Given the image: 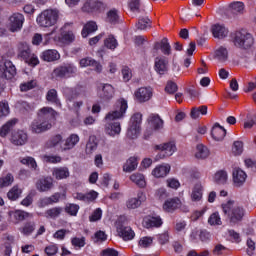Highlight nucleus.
Segmentation results:
<instances>
[{
  "label": "nucleus",
  "mask_w": 256,
  "mask_h": 256,
  "mask_svg": "<svg viewBox=\"0 0 256 256\" xmlns=\"http://www.w3.org/2000/svg\"><path fill=\"white\" fill-rule=\"evenodd\" d=\"M222 211L232 223L241 221L243 215H245V210L232 200L222 204Z\"/></svg>",
  "instance_id": "f257e3e1"
},
{
  "label": "nucleus",
  "mask_w": 256,
  "mask_h": 256,
  "mask_svg": "<svg viewBox=\"0 0 256 256\" xmlns=\"http://www.w3.org/2000/svg\"><path fill=\"white\" fill-rule=\"evenodd\" d=\"M18 59H22L30 67L39 65V57L31 53V47L27 42H20L17 45Z\"/></svg>",
  "instance_id": "f03ea898"
},
{
  "label": "nucleus",
  "mask_w": 256,
  "mask_h": 256,
  "mask_svg": "<svg viewBox=\"0 0 256 256\" xmlns=\"http://www.w3.org/2000/svg\"><path fill=\"white\" fill-rule=\"evenodd\" d=\"M127 109H129L127 100H125V98L118 99L114 109L108 112L105 116V121H119V119H125Z\"/></svg>",
  "instance_id": "7ed1b4c3"
},
{
  "label": "nucleus",
  "mask_w": 256,
  "mask_h": 256,
  "mask_svg": "<svg viewBox=\"0 0 256 256\" xmlns=\"http://www.w3.org/2000/svg\"><path fill=\"white\" fill-rule=\"evenodd\" d=\"M59 19V11L55 9L44 10L37 18L36 21L40 27H53L57 24Z\"/></svg>",
  "instance_id": "20e7f679"
},
{
  "label": "nucleus",
  "mask_w": 256,
  "mask_h": 256,
  "mask_svg": "<svg viewBox=\"0 0 256 256\" xmlns=\"http://www.w3.org/2000/svg\"><path fill=\"white\" fill-rule=\"evenodd\" d=\"M233 43L239 49H250V47H253L255 39L251 33L242 30L235 33Z\"/></svg>",
  "instance_id": "39448f33"
},
{
  "label": "nucleus",
  "mask_w": 256,
  "mask_h": 256,
  "mask_svg": "<svg viewBox=\"0 0 256 256\" xmlns=\"http://www.w3.org/2000/svg\"><path fill=\"white\" fill-rule=\"evenodd\" d=\"M25 23V16L20 12L12 13L6 22V28L10 33H19L23 29Z\"/></svg>",
  "instance_id": "423d86ee"
},
{
  "label": "nucleus",
  "mask_w": 256,
  "mask_h": 256,
  "mask_svg": "<svg viewBox=\"0 0 256 256\" xmlns=\"http://www.w3.org/2000/svg\"><path fill=\"white\" fill-rule=\"evenodd\" d=\"M143 121V115L141 113H135L131 118L127 130L128 139H137L141 134V123Z\"/></svg>",
  "instance_id": "0eeeda50"
},
{
  "label": "nucleus",
  "mask_w": 256,
  "mask_h": 256,
  "mask_svg": "<svg viewBox=\"0 0 256 256\" xmlns=\"http://www.w3.org/2000/svg\"><path fill=\"white\" fill-rule=\"evenodd\" d=\"M17 75V67L10 60L0 61V79L11 81Z\"/></svg>",
  "instance_id": "6e6552de"
},
{
  "label": "nucleus",
  "mask_w": 256,
  "mask_h": 256,
  "mask_svg": "<svg viewBox=\"0 0 256 256\" xmlns=\"http://www.w3.org/2000/svg\"><path fill=\"white\" fill-rule=\"evenodd\" d=\"M59 41L64 45H71L75 41V32L73 31V22H66L60 29Z\"/></svg>",
  "instance_id": "1a4fd4ad"
},
{
  "label": "nucleus",
  "mask_w": 256,
  "mask_h": 256,
  "mask_svg": "<svg viewBox=\"0 0 256 256\" xmlns=\"http://www.w3.org/2000/svg\"><path fill=\"white\" fill-rule=\"evenodd\" d=\"M155 151H162L164 153L162 156H159V159H165V157H172L177 153V143L174 140L157 144L154 146Z\"/></svg>",
  "instance_id": "9d476101"
},
{
  "label": "nucleus",
  "mask_w": 256,
  "mask_h": 256,
  "mask_svg": "<svg viewBox=\"0 0 256 256\" xmlns=\"http://www.w3.org/2000/svg\"><path fill=\"white\" fill-rule=\"evenodd\" d=\"M121 221H125V217H121L116 222L118 235H120L124 241H133V239H135V231H133V228L130 226H125V224L121 223Z\"/></svg>",
  "instance_id": "9b49d317"
},
{
  "label": "nucleus",
  "mask_w": 256,
  "mask_h": 256,
  "mask_svg": "<svg viewBox=\"0 0 256 256\" xmlns=\"http://www.w3.org/2000/svg\"><path fill=\"white\" fill-rule=\"evenodd\" d=\"M55 77H61L69 79V77H75L77 75V66L74 64H65L60 67H57L53 71Z\"/></svg>",
  "instance_id": "f8f14e48"
},
{
  "label": "nucleus",
  "mask_w": 256,
  "mask_h": 256,
  "mask_svg": "<svg viewBox=\"0 0 256 256\" xmlns=\"http://www.w3.org/2000/svg\"><path fill=\"white\" fill-rule=\"evenodd\" d=\"M10 143L15 147H23L29 143V134L25 130H16L11 133Z\"/></svg>",
  "instance_id": "ddd939ff"
},
{
  "label": "nucleus",
  "mask_w": 256,
  "mask_h": 256,
  "mask_svg": "<svg viewBox=\"0 0 256 256\" xmlns=\"http://www.w3.org/2000/svg\"><path fill=\"white\" fill-rule=\"evenodd\" d=\"M153 97V88L140 87L134 92V99L137 103H147Z\"/></svg>",
  "instance_id": "4468645a"
},
{
  "label": "nucleus",
  "mask_w": 256,
  "mask_h": 256,
  "mask_svg": "<svg viewBox=\"0 0 256 256\" xmlns=\"http://www.w3.org/2000/svg\"><path fill=\"white\" fill-rule=\"evenodd\" d=\"M163 226V218L158 214H150L143 219V227L146 229H159Z\"/></svg>",
  "instance_id": "2eb2a0df"
},
{
  "label": "nucleus",
  "mask_w": 256,
  "mask_h": 256,
  "mask_svg": "<svg viewBox=\"0 0 256 256\" xmlns=\"http://www.w3.org/2000/svg\"><path fill=\"white\" fill-rule=\"evenodd\" d=\"M52 127L53 125L51 124V122L39 120L38 118L33 120L30 124V131L36 134L45 133V131H49V129H51Z\"/></svg>",
  "instance_id": "dca6fc26"
},
{
  "label": "nucleus",
  "mask_w": 256,
  "mask_h": 256,
  "mask_svg": "<svg viewBox=\"0 0 256 256\" xmlns=\"http://www.w3.org/2000/svg\"><path fill=\"white\" fill-rule=\"evenodd\" d=\"M154 70L158 75H165L169 71V59L165 56H158L154 60Z\"/></svg>",
  "instance_id": "f3484780"
},
{
  "label": "nucleus",
  "mask_w": 256,
  "mask_h": 256,
  "mask_svg": "<svg viewBox=\"0 0 256 256\" xmlns=\"http://www.w3.org/2000/svg\"><path fill=\"white\" fill-rule=\"evenodd\" d=\"M98 95L104 101H111L115 97V88L111 84H101L98 88Z\"/></svg>",
  "instance_id": "a211bd4d"
},
{
  "label": "nucleus",
  "mask_w": 256,
  "mask_h": 256,
  "mask_svg": "<svg viewBox=\"0 0 256 256\" xmlns=\"http://www.w3.org/2000/svg\"><path fill=\"white\" fill-rule=\"evenodd\" d=\"M232 181L234 187H243L247 181V173L241 168H234L232 171Z\"/></svg>",
  "instance_id": "6ab92c4d"
},
{
  "label": "nucleus",
  "mask_w": 256,
  "mask_h": 256,
  "mask_svg": "<svg viewBox=\"0 0 256 256\" xmlns=\"http://www.w3.org/2000/svg\"><path fill=\"white\" fill-rule=\"evenodd\" d=\"M80 141L81 138L78 134L72 133L64 140V143L60 145V149L61 151H71V149H75V147L79 145Z\"/></svg>",
  "instance_id": "aec40b11"
},
{
  "label": "nucleus",
  "mask_w": 256,
  "mask_h": 256,
  "mask_svg": "<svg viewBox=\"0 0 256 256\" xmlns=\"http://www.w3.org/2000/svg\"><path fill=\"white\" fill-rule=\"evenodd\" d=\"M54 187V181L51 177H43L37 180L36 189L40 191V193H47V191H51Z\"/></svg>",
  "instance_id": "412c9836"
},
{
  "label": "nucleus",
  "mask_w": 256,
  "mask_h": 256,
  "mask_svg": "<svg viewBox=\"0 0 256 256\" xmlns=\"http://www.w3.org/2000/svg\"><path fill=\"white\" fill-rule=\"evenodd\" d=\"M37 117L40 121H49L51 123V120L57 117V111L51 107H43L38 110Z\"/></svg>",
  "instance_id": "4be33fe9"
},
{
  "label": "nucleus",
  "mask_w": 256,
  "mask_h": 256,
  "mask_svg": "<svg viewBox=\"0 0 256 256\" xmlns=\"http://www.w3.org/2000/svg\"><path fill=\"white\" fill-rule=\"evenodd\" d=\"M171 172V165L164 163L157 165L151 172V175L155 177V179H163V177H167V174Z\"/></svg>",
  "instance_id": "5701e85b"
},
{
  "label": "nucleus",
  "mask_w": 256,
  "mask_h": 256,
  "mask_svg": "<svg viewBox=\"0 0 256 256\" xmlns=\"http://www.w3.org/2000/svg\"><path fill=\"white\" fill-rule=\"evenodd\" d=\"M40 59L46 61V63H53L54 61H59V59H61V54L56 49H48L40 54Z\"/></svg>",
  "instance_id": "b1692460"
},
{
  "label": "nucleus",
  "mask_w": 256,
  "mask_h": 256,
  "mask_svg": "<svg viewBox=\"0 0 256 256\" xmlns=\"http://www.w3.org/2000/svg\"><path fill=\"white\" fill-rule=\"evenodd\" d=\"M71 172L67 166L54 167L52 169V177L57 181H63V179H69Z\"/></svg>",
  "instance_id": "393cba45"
},
{
  "label": "nucleus",
  "mask_w": 256,
  "mask_h": 256,
  "mask_svg": "<svg viewBox=\"0 0 256 256\" xmlns=\"http://www.w3.org/2000/svg\"><path fill=\"white\" fill-rule=\"evenodd\" d=\"M137 167H139V156H131L122 166V171L124 173H133V171H137Z\"/></svg>",
  "instance_id": "a878e982"
},
{
  "label": "nucleus",
  "mask_w": 256,
  "mask_h": 256,
  "mask_svg": "<svg viewBox=\"0 0 256 256\" xmlns=\"http://www.w3.org/2000/svg\"><path fill=\"white\" fill-rule=\"evenodd\" d=\"M147 121H148V125L154 131H161V129H163L165 125V122L163 121V119H161L159 114H150Z\"/></svg>",
  "instance_id": "bb28decb"
},
{
  "label": "nucleus",
  "mask_w": 256,
  "mask_h": 256,
  "mask_svg": "<svg viewBox=\"0 0 256 256\" xmlns=\"http://www.w3.org/2000/svg\"><path fill=\"white\" fill-rule=\"evenodd\" d=\"M181 207V199L175 197V198H169L167 199L163 206L162 209L166 213H173V211H177Z\"/></svg>",
  "instance_id": "cd10ccee"
},
{
  "label": "nucleus",
  "mask_w": 256,
  "mask_h": 256,
  "mask_svg": "<svg viewBox=\"0 0 256 256\" xmlns=\"http://www.w3.org/2000/svg\"><path fill=\"white\" fill-rule=\"evenodd\" d=\"M106 133L110 137H115L121 133V122L119 121H106L105 125Z\"/></svg>",
  "instance_id": "c85d7f7f"
},
{
  "label": "nucleus",
  "mask_w": 256,
  "mask_h": 256,
  "mask_svg": "<svg viewBox=\"0 0 256 256\" xmlns=\"http://www.w3.org/2000/svg\"><path fill=\"white\" fill-rule=\"evenodd\" d=\"M211 32L215 39H225L229 35V30L223 24L212 25Z\"/></svg>",
  "instance_id": "c756f323"
},
{
  "label": "nucleus",
  "mask_w": 256,
  "mask_h": 256,
  "mask_svg": "<svg viewBox=\"0 0 256 256\" xmlns=\"http://www.w3.org/2000/svg\"><path fill=\"white\" fill-rule=\"evenodd\" d=\"M203 191V184H201V182L196 183L190 194L191 201H193V203H200V201H203Z\"/></svg>",
  "instance_id": "7c9ffc66"
},
{
  "label": "nucleus",
  "mask_w": 256,
  "mask_h": 256,
  "mask_svg": "<svg viewBox=\"0 0 256 256\" xmlns=\"http://www.w3.org/2000/svg\"><path fill=\"white\" fill-rule=\"evenodd\" d=\"M19 123V119L11 118L0 127V137H6L15 129V126Z\"/></svg>",
  "instance_id": "2f4dec72"
},
{
  "label": "nucleus",
  "mask_w": 256,
  "mask_h": 256,
  "mask_svg": "<svg viewBox=\"0 0 256 256\" xmlns=\"http://www.w3.org/2000/svg\"><path fill=\"white\" fill-rule=\"evenodd\" d=\"M211 135L214 141H223L225 139V135H227V130H225L223 126L219 125V123H216L212 127Z\"/></svg>",
  "instance_id": "473e14b6"
},
{
  "label": "nucleus",
  "mask_w": 256,
  "mask_h": 256,
  "mask_svg": "<svg viewBox=\"0 0 256 256\" xmlns=\"http://www.w3.org/2000/svg\"><path fill=\"white\" fill-rule=\"evenodd\" d=\"M129 179L134 185L140 187V189H145L147 187V180L145 179V175L141 172H135L129 176Z\"/></svg>",
  "instance_id": "72a5a7b5"
},
{
  "label": "nucleus",
  "mask_w": 256,
  "mask_h": 256,
  "mask_svg": "<svg viewBox=\"0 0 256 256\" xmlns=\"http://www.w3.org/2000/svg\"><path fill=\"white\" fill-rule=\"evenodd\" d=\"M214 58L220 63H227L229 61V49L224 46L218 47L214 52Z\"/></svg>",
  "instance_id": "f704fd0d"
},
{
  "label": "nucleus",
  "mask_w": 256,
  "mask_h": 256,
  "mask_svg": "<svg viewBox=\"0 0 256 256\" xmlns=\"http://www.w3.org/2000/svg\"><path fill=\"white\" fill-rule=\"evenodd\" d=\"M211 155V150L203 144H198L195 150V158L204 161L205 159H209Z\"/></svg>",
  "instance_id": "c9c22d12"
},
{
  "label": "nucleus",
  "mask_w": 256,
  "mask_h": 256,
  "mask_svg": "<svg viewBox=\"0 0 256 256\" xmlns=\"http://www.w3.org/2000/svg\"><path fill=\"white\" fill-rule=\"evenodd\" d=\"M9 216L11 217L13 223L17 224L20 221H25V219L31 217V214L22 210H16L9 212Z\"/></svg>",
  "instance_id": "e433bc0d"
},
{
  "label": "nucleus",
  "mask_w": 256,
  "mask_h": 256,
  "mask_svg": "<svg viewBox=\"0 0 256 256\" xmlns=\"http://www.w3.org/2000/svg\"><path fill=\"white\" fill-rule=\"evenodd\" d=\"M212 179L217 185H225L229 179V174L225 170H218L215 172Z\"/></svg>",
  "instance_id": "4c0bfd02"
},
{
  "label": "nucleus",
  "mask_w": 256,
  "mask_h": 256,
  "mask_svg": "<svg viewBox=\"0 0 256 256\" xmlns=\"http://www.w3.org/2000/svg\"><path fill=\"white\" fill-rule=\"evenodd\" d=\"M155 49H160L164 55H171V45L167 38L162 39L160 42H156L154 45Z\"/></svg>",
  "instance_id": "58836bf2"
},
{
  "label": "nucleus",
  "mask_w": 256,
  "mask_h": 256,
  "mask_svg": "<svg viewBox=\"0 0 256 256\" xmlns=\"http://www.w3.org/2000/svg\"><path fill=\"white\" fill-rule=\"evenodd\" d=\"M101 5V2H97L95 0H86L82 7V11L85 13H93V11H97Z\"/></svg>",
  "instance_id": "ea45409f"
},
{
  "label": "nucleus",
  "mask_w": 256,
  "mask_h": 256,
  "mask_svg": "<svg viewBox=\"0 0 256 256\" xmlns=\"http://www.w3.org/2000/svg\"><path fill=\"white\" fill-rule=\"evenodd\" d=\"M97 31V23L90 21L85 24L82 29V37L85 39L91 35V33H95Z\"/></svg>",
  "instance_id": "a19ab883"
},
{
  "label": "nucleus",
  "mask_w": 256,
  "mask_h": 256,
  "mask_svg": "<svg viewBox=\"0 0 256 256\" xmlns=\"http://www.w3.org/2000/svg\"><path fill=\"white\" fill-rule=\"evenodd\" d=\"M201 115H207V106H199L192 108L190 112L191 119H200Z\"/></svg>",
  "instance_id": "79ce46f5"
},
{
  "label": "nucleus",
  "mask_w": 256,
  "mask_h": 256,
  "mask_svg": "<svg viewBox=\"0 0 256 256\" xmlns=\"http://www.w3.org/2000/svg\"><path fill=\"white\" fill-rule=\"evenodd\" d=\"M61 213H63V208L54 207L46 210L44 213V217H46V219H57V217H59Z\"/></svg>",
  "instance_id": "37998d69"
},
{
  "label": "nucleus",
  "mask_w": 256,
  "mask_h": 256,
  "mask_svg": "<svg viewBox=\"0 0 256 256\" xmlns=\"http://www.w3.org/2000/svg\"><path fill=\"white\" fill-rule=\"evenodd\" d=\"M61 143H63V136L61 134H57L46 142V147L47 149H51L53 147H57L58 145H63Z\"/></svg>",
  "instance_id": "c03bdc74"
},
{
  "label": "nucleus",
  "mask_w": 256,
  "mask_h": 256,
  "mask_svg": "<svg viewBox=\"0 0 256 256\" xmlns=\"http://www.w3.org/2000/svg\"><path fill=\"white\" fill-rule=\"evenodd\" d=\"M23 193V190L19 188V186H13L7 193V197L10 201H17L19 197H21V194Z\"/></svg>",
  "instance_id": "a18cd8bd"
},
{
  "label": "nucleus",
  "mask_w": 256,
  "mask_h": 256,
  "mask_svg": "<svg viewBox=\"0 0 256 256\" xmlns=\"http://www.w3.org/2000/svg\"><path fill=\"white\" fill-rule=\"evenodd\" d=\"M104 46L111 51H115L116 47H119V42L115 36L108 35V37L104 40Z\"/></svg>",
  "instance_id": "49530a36"
},
{
  "label": "nucleus",
  "mask_w": 256,
  "mask_h": 256,
  "mask_svg": "<svg viewBox=\"0 0 256 256\" xmlns=\"http://www.w3.org/2000/svg\"><path fill=\"white\" fill-rule=\"evenodd\" d=\"M11 113V108L9 107V102L6 100L0 101V120L9 117Z\"/></svg>",
  "instance_id": "de8ad7c7"
},
{
  "label": "nucleus",
  "mask_w": 256,
  "mask_h": 256,
  "mask_svg": "<svg viewBox=\"0 0 256 256\" xmlns=\"http://www.w3.org/2000/svg\"><path fill=\"white\" fill-rule=\"evenodd\" d=\"M46 99L47 101H49V103H53V105H56V107H61V101H59V98H57V90H49L46 95Z\"/></svg>",
  "instance_id": "09e8293b"
},
{
  "label": "nucleus",
  "mask_w": 256,
  "mask_h": 256,
  "mask_svg": "<svg viewBox=\"0 0 256 256\" xmlns=\"http://www.w3.org/2000/svg\"><path fill=\"white\" fill-rule=\"evenodd\" d=\"M20 163H22V165H26V167H29L30 169H34V171H37V161H35V158L31 156L21 158Z\"/></svg>",
  "instance_id": "8fccbe9b"
},
{
  "label": "nucleus",
  "mask_w": 256,
  "mask_h": 256,
  "mask_svg": "<svg viewBox=\"0 0 256 256\" xmlns=\"http://www.w3.org/2000/svg\"><path fill=\"white\" fill-rule=\"evenodd\" d=\"M94 151H97V139L95 136L89 138L88 142L86 143V153L91 155Z\"/></svg>",
  "instance_id": "3c124183"
},
{
  "label": "nucleus",
  "mask_w": 256,
  "mask_h": 256,
  "mask_svg": "<svg viewBox=\"0 0 256 256\" xmlns=\"http://www.w3.org/2000/svg\"><path fill=\"white\" fill-rule=\"evenodd\" d=\"M36 87H37V80H30L20 84V91L22 93H25L27 91H31V89H35Z\"/></svg>",
  "instance_id": "603ef678"
},
{
  "label": "nucleus",
  "mask_w": 256,
  "mask_h": 256,
  "mask_svg": "<svg viewBox=\"0 0 256 256\" xmlns=\"http://www.w3.org/2000/svg\"><path fill=\"white\" fill-rule=\"evenodd\" d=\"M42 161L44 163H52L57 165V163H61V161H63V158H61L59 155H44L42 156Z\"/></svg>",
  "instance_id": "864d4df0"
},
{
  "label": "nucleus",
  "mask_w": 256,
  "mask_h": 256,
  "mask_svg": "<svg viewBox=\"0 0 256 256\" xmlns=\"http://www.w3.org/2000/svg\"><path fill=\"white\" fill-rule=\"evenodd\" d=\"M13 181H15V178L11 174H7L6 176L0 177V189H3V187H9L10 185H13Z\"/></svg>",
  "instance_id": "5fc2aeb1"
},
{
  "label": "nucleus",
  "mask_w": 256,
  "mask_h": 256,
  "mask_svg": "<svg viewBox=\"0 0 256 256\" xmlns=\"http://www.w3.org/2000/svg\"><path fill=\"white\" fill-rule=\"evenodd\" d=\"M151 245H153V237L151 236H143L138 242V246L141 247V249H147V247H151Z\"/></svg>",
  "instance_id": "6e6d98bb"
},
{
  "label": "nucleus",
  "mask_w": 256,
  "mask_h": 256,
  "mask_svg": "<svg viewBox=\"0 0 256 256\" xmlns=\"http://www.w3.org/2000/svg\"><path fill=\"white\" fill-rule=\"evenodd\" d=\"M207 211H209L208 206H204L201 210H195L191 215L192 221H198V219H201V217H203Z\"/></svg>",
  "instance_id": "4d7b16f0"
},
{
  "label": "nucleus",
  "mask_w": 256,
  "mask_h": 256,
  "mask_svg": "<svg viewBox=\"0 0 256 256\" xmlns=\"http://www.w3.org/2000/svg\"><path fill=\"white\" fill-rule=\"evenodd\" d=\"M151 24V20L148 17L139 18L138 23L136 24L137 29L140 31H145L147 27Z\"/></svg>",
  "instance_id": "13d9d810"
},
{
  "label": "nucleus",
  "mask_w": 256,
  "mask_h": 256,
  "mask_svg": "<svg viewBox=\"0 0 256 256\" xmlns=\"http://www.w3.org/2000/svg\"><path fill=\"white\" fill-rule=\"evenodd\" d=\"M209 225H221V216L219 215V212H214L210 215L208 218Z\"/></svg>",
  "instance_id": "bf43d9fd"
},
{
  "label": "nucleus",
  "mask_w": 256,
  "mask_h": 256,
  "mask_svg": "<svg viewBox=\"0 0 256 256\" xmlns=\"http://www.w3.org/2000/svg\"><path fill=\"white\" fill-rule=\"evenodd\" d=\"M126 207L127 209H139V207H141V202L133 197L126 201Z\"/></svg>",
  "instance_id": "052dcab7"
},
{
  "label": "nucleus",
  "mask_w": 256,
  "mask_h": 256,
  "mask_svg": "<svg viewBox=\"0 0 256 256\" xmlns=\"http://www.w3.org/2000/svg\"><path fill=\"white\" fill-rule=\"evenodd\" d=\"M35 231V223H26L22 229H20V232L23 235H31V233Z\"/></svg>",
  "instance_id": "680f3d73"
},
{
  "label": "nucleus",
  "mask_w": 256,
  "mask_h": 256,
  "mask_svg": "<svg viewBox=\"0 0 256 256\" xmlns=\"http://www.w3.org/2000/svg\"><path fill=\"white\" fill-rule=\"evenodd\" d=\"M66 213L75 217L79 213V205L77 204H68L65 208Z\"/></svg>",
  "instance_id": "e2e57ef3"
},
{
  "label": "nucleus",
  "mask_w": 256,
  "mask_h": 256,
  "mask_svg": "<svg viewBox=\"0 0 256 256\" xmlns=\"http://www.w3.org/2000/svg\"><path fill=\"white\" fill-rule=\"evenodd\" d=\"M71 244L73 247L81 249L85 245V237H74L71 239Z\"/></svg>",
  "instance_id": "0e129e2a"
},
{
  "label": "nucleus",
  "mask_w": 256,
  "mask_h": 256,
  "mask_svg": "<svg viewBox=\"0 0 256 256\" xmlns=\"http://www.w3.org/2000/svg\"><path fill=\"white\" fill-rule=\"evenodd\" d=\"M230 8L232 9L233 13H243L245 5L243 2H233L230 5Z\"/></svg>",
  "instance_id": "69168bd1"
},
{
  "label": "nucleus",
  "mask_w": 256,
  "mask_h": 256,
  "mask_svg": "<svg viewBox=\"0 0 256 256\" xmlns=\"http://www.w3.org/2000/svg\"><path fill=\"white\" fill-rule=\"evenodd\" d=\"M166 185L170 189H175V190L179 189V187H181V183L175 178H168L166 180Z\"/></svg>",
  "instance_id": "338daca9"
},
{
  "label": "nucleus",
  "mask_w": 256,
  "mask_h": 256,
  "mask_svg": "<svg viewBox=\"0 0 256 256\" xmlns=\"http://www.w3.org/2000/svg\"><path fill=\"white\" fill-rule=\"evenodd\" d=\"M234 155H241L243 153V142L235 141L232 147Z\"/></svg>",
  "instance_id": "774afa93"
}]
</instances>
